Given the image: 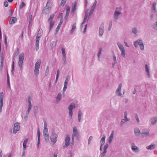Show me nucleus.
<instances>
[{
    "label": "nucleus",
    "instance_id": "nucleus-26",
    "mask_svg": "<svg viewBox=\"0 0 157 157\" xmlns=\"http://www.w3.org/2000/svg\"><path fill=\"white\" fill-rule=\"evenodd\" d=\"M106 136L105 134H103L102 136V137L100 141V144H104L105 142V139Z\"/></svg>",
    "mask_w": 157,
    "mask_h": 157
},
{
    "label": "nucleus",
    "instance_id": "nucleus-11",
    "mask_svg": "<svg viewBox=\"0 0 157 157\" xmlns=\"http://www.w3.org/2000/svg\"><path fill=\"white\" fill-rule=\"evenodd\" d=\"M69 79L68 76H67L65 78L63 89V92H65L67 89L68 85V82L69 80Z\"/></svg>",
    "mask_w": 157,
    "mask_h": 157
},
{
    "label": "nucleus",
    "instance_id": "nucleus-12",
    "mask_svg": "<svg viewBox=\"0 0 157 157\" xmlns=\"http://www.w3.org/2000/svg\"><path fill=\"white\" fill-rule=\"evenodd\" d=\"M104 24L103 23H102L99 27V34L100 36L102 35L104 32Z\"/></svg>",
    "mask_w": 157,
    "mask_h": 157
},
{
    "label": "nucleus",
    "instance_id": "nucleus-40",
    "mask_svg": "<svg viewBox=\"0 0 157 157\" xmlns=\"http://www.w3.org/2000/svg\"><path fill=\"white\" fill-rule=\"evenodd\" d=\"M102 48H99V50L98 52V58L99 60V59H100V56L101 55V52H102Z\"/></svg>",
    "mask_w": 157,
    "mask_h": 157
},
{
    "label": "nucleus",
    "instance_id": "nucleus-5",
    "mask_svg": "<svg viewBox=\"0 0 157 157\" xmlns=\"http://www.w3.org/2000/svg\"><path fill=\"white\" fill-rule=\"evenodd\" d=\"M117 44L119 49V50L121 52V56L124 57L125 56V50L123 45L119 42L117 43Z\"/></svg>",
    "mask_w": 157,
    "mask_h": 157
},
{
    "label": "nucleus",
    "instance_id": "nucleus-42",
    "mask_svg": "<svg viewBox=\"0 0 157 157\" xmlns=\"http://www.w3.org/2000/svg\"><path fill=\"white\" fill-rule=\"evenodd\" d=\"M73 110H69V117L70 119L72 118L73 115Z\"/></svg>",
    "mask_w": 157,
    "mask_h": 157
},
{
    "label": "nucleus",
    "instance_id": "nucleus-21",
    "mask_svg": "<svg viewBox=\"0 0 157 157\" xmlns=\"http://www.w3.org/2000/svg\"><path fill=\"white\" fill-rule=\"evenodd\" d=\"M17 21V18L15 17H11L9 21L10 24H13L15 23Z\"/></svg>",
    "mask_w": 157,
    "mask_h": 157
},
{
    "label": "nucleus",
    "instance_id": "nucleus-24",
    "mask_svg": "<svg viewBox=\"0 0 157 157\" xmlns=\"http://www.w3.org/2000/svg\"><path fill=\"white\" fill-rule=\"evenodd\" d=\"M75 104L74 103H71L68 107L69 110H73V109H75Z\"/></svg>",
    "mask_w": 157,
    "mask_h": 157
},
{
    "label": "nucleus",
    "instance_id": "nucleus-13",
    "mask_svg": "<svg viewBox=\"0 0 157 157\" xmlns=\"http://www.w3.org/2000/svg\"><path fill=\"white\" fill-rule=\"evenodd\" d=\"M40 37L36 36V38L35 41H36V51H38L39 49V40L40 38Z\"/></svg>",
    "mask_w": 157,
    "mask_h": 157
},
{
    "label": "nucleus",
    "instance_id": "nucleus-55",
    "mask_svg": "<svg viewBox=\"0 0 157 157\" xmlns=\"http://www.w3.org/2000/svg\"><path fill=\"white\" fill-rule=\"evenodd\" d=\"M97 3V1H95L93 5L92 6V9H94L96 6V4Z\"/></svg>",
    "mask_w": 157,
    "mask_h": 157
},
{
    "label": "nucleus",
    "instance_id": "nucleus-46",
    "mask_svg": "<svg viewBox=\"0 0 157 157\" xmlns=\"http://www.w3.org/2000/svg\"><path fill=\"white\" fill-rule=\"evenodd\" d=\"M32 19V15L31 14H30L29 16V26L31 22V21Z\"/></svg>",
    "mask_w": 157,
    "mask_h": 157
},
{
    "label": "nucleus",
    "instance_id": "nucleus-33",
    "mask_svg": "<svg viewBox=\"0 0 157 157\" xmlns=\"http://www.w3.org/2000/svg\"><path fill=\"white\" fill-rule=\"evenodd\" d=\"M70 9V8L69 6H68L67 7V10L66 11V15L65 16V18H66L68 16Z\"/></svg>",
    "mask_w": 157,
    "mask_h": 157
},
{
    "label": "nucleus",
    "instance_id": "nucleus-27",
    "mask_svg": "<svg viewBox=\"0 0 157 157\" xmlns=\"http://www.w3.org/2000/svg\"><path fill=\"white\" fill-rule=\"evenodd\" d=\"M76 28V24H74L72 25V28L70 31V33L72 34Z\"/></svg>",
    "mask_w": 157,
    "mask_h": 157
},
{
    "label": "nucleus",
    "instance_id": "nucleus-2",
    "mask_svg": "<svg viewBox=\"0 0 157 157\" xmlns=\"http://www.w3.org/2000/svg\"><path fill=\"white\" fill-rule=\"evenodd\" d=\"M24 54L23 52L21 53L19 55V59L18 62L19 67L20 69L22 70L23 69L22 65L24 60Z\"/></svg>",
    "mask_w": 157,
    "mask_h": 157
},
{
    "label": "nucleus",
    "instance_id": "nucleus-64",
    "mask_svg": "<svg viewBox=\"0 0 157 157\" xmlns=\"http://www.w3.org/2000/svg\"><path fill=\"white\" fill-rule=\"evenodd\" d=\"M4 5L5 7H7L8 5V2L6 1H5L4 2Z\"/></svg>",
    "mask_w": 157,
    "mask_h": 157
},
{
    "label": "nucleus",
    "instance_id": "nucleus-53",
    "mask_svg": "<svg viewBox=\"0 0 157 157\" xmlns=\"http://www.w3.org/2000/svg\"><path fill=\"white\" fill-rule=\"evenodd\" d=\"M135 117L136 119V120L137 121V122L138 123H139L140 122V121H139V117H138V115L137 113H135Z\"/></svg>",
    "mask_w": 157,
    "mask_h": 157
},
{
    "label": "nucleus",
    "instance_id": "nucleus-3",
    "mask_svg": "<svg viewBox=\"0 0 157 157\" xmlns=\"http://www.w3.org/2000/svg\"><path fill=\"white\" fill-rule=\"evenodd\" d=\"M52 135L50 136L51 141L52 142V144H54L57 140L58 135L55 133V131L54 130H52Z\"/></svg>",
    "mask_w": 157,
    "mask_h": 157
},
{
    "label": "nucleus",
    "instance_id": "nucleus-1",
    "mask_svg": "<svg viewBox=\"0 0 157 157\" xmlns=\"http://www.w3.org/2000/svg\"><path fill=\"white\" fill-rule=\"evenodd\" d=\"M134 46L136 48H137L139 45L140 49L141 50H143L144 49V46L142 40L140 38H139L138 40L135 41L134 43Z\"/></svg>",
    "mask_w": 157,
    "mask_h": 157
},
{
    "label": "nucleus",
    "instance_id": "nucleus-17",
    "mask_svg": "<svg viewBox=\"0 0 157 157\" xmlns=\"http://www.w3.org/2000/svg\"><path fill=\"white\" fill-rule=\"evenodd\" d=\"M37 136L38 137V141H37V147H39V145L40 142V129L39 128H38L37 130Z\"/></svg>",
    "mask_w": 157,
    "mask_h": 157
},
{
    "label": "nucleus",
    "instance_id": "nucleus-15",
    "mask_svg": "<svg viewBox=\"0 0 157 157\" xmlns=\"http://www.w3.org/2000/svg\"><path fill=\"white\" fill-rule=\"evenodd\" d=\"M122 87V84L121 83H120L118 86V87L116 91V94L118 96H121V90Z\"/></svg>",
    "mask_w": 157,
    "mask_h": 157
},
{
    "label": "nucleus",
    "instance_id": "nucleus-39",
    "mask_svg": "<svg viewBox=\"0 0 157 157\" xmlns=\"http://www.w3.org/2000/svg\"><path fill=\"white\" fill-rule=\"evenodd\" d=\"M63 23V21L61 20H60V21L59 22L58 25L56 29V32H58L59 30V29L61 25Z\"/></svg>",
    "mask_w": 157,
    "mask_h": 157
},
{
    "label": "nucleus",
    "instance_id": "nucleus-10",
    "mask_svg": "<svg viewBox=\"0 0 157 157\" xmlns=\"http://www.w3.org/2000/svg\"><path fill=\"white\" fill-rule=\"evenodd\" d=\"M150 130L149 129H144L142 131L141 135L142 136H147L149 135Z\"/></svg>",
    "mask_w": 157,
    "mask_h": 157
},
{
    "label": "nucleus",
    "instance_id": "nucleus-4",
    "mask_svg": "<svg viewBox=\"0 0 157 157\" xmlns=\"http://www.w3.org/2000/svg\"><path fill=\"white\" fill-rule=\"evenodd\" d=\"M121 8L117 7L116 8L114 15V19L115 21H117L119 17V15L121 13Z\"/></svg>",
    "mask_w": 157,
    "mask_h": 157
},
{
    "label": "nucleus",
    "instance_id": "nucleus-44",
    "mask_svg": "<svg viewBox=\"0 0 157 157\" xmlns=\"http://www.w3.org/2000/svg\"><path fill=\"white\" fill-rule=\"evenodd\" d=\"M113 60H114V63H113V64H112V66H113V67H114V65H115V63H117V61H116V56L115 55L113 56Z\"/></svg>",
    "mask_w": 157,
    "mask_h": 157
},
{
    "label": "nucleus",
    "instance_id": "nucleus-16",
    "mask_svg": "<svg viewBox=\"0 0 157 157\" xmlns=\"http://www.w3.org/2000/svg\"><path fill=\"white\" fill-rule=\"evenodd\" d=\"M145 71L146 74L147 76V77L150 78L151 77L150 73L149 71V68L148 65L147 64H145Z\"/></svg>",
    "mask_w": 157,
    "mask_h": 157
},
{
    "label": "nucleus",
    "instance_id": "nucleus-38",
    "mask_svg": "<svg viewBox=\"0 0 157 157\" xmlns=\"http://www.w3.org/2000/svg\"><path fill=\"white\" fill-rule=\"evenodd\" d=\"M129 119H127V120H125L124 119H122L121 121L120 124L121 126H122L124 123L126 122L127 121H129Z\"/></svg>",
    "mask_w": 157,
    "mask_h": 157
},
{
    "label": "nucleus",
    "instance_id": "nucleus-62",
    "mask_svg": "<svg viewBox=\"0 0 157 157\" xmlns=\"http://www.w3.org/2000/svg\"><path fill=\"white\" fill-rule=\"evenodd\" d=\"M132 32L135 34L137 33V30L136 28H133L132 29Z\"/></svg>",
    "mask_w": 157,
    "mask_h": 157
},
{
    "label": "nucleus",
    "instance_id": "nucleus-32",
    "mask_svg": "<svg viewBox=\"0 0 157 157\" xmlns=\"http://www.w3.org/2000/svg\"><path fill=\"white\" fill-rule=\"evenodd\" d=\"M155 148V145L154 144H151L148 146H147L146 148L148 150H153Z\"/></svg>",
    "mask_w": 157,
    "mask_h": 157
},
{
    "label": "nucleus",
    "instance_id": "nucleus-35",
    "mask_svg": "<svg viewBox=\"0 0 157 157\" xmlns=\"http://www.w3.org/2000/svg\"><path fill=\"white\" fill-rule=\"evenodd\" d=\"M3 99H0V112L2 111V109L3 106Z\"/></svg>",
    "mask_w": 157,
    "mask_h": 157
},
{
    "label": "nucleus",
    "instance_id": "nucleus-8",
    "mask_svg": "<svg viewBox=\"0 0 157 157\" xmlns=\"http://www.w3.org/2000/svg\"><path fill=\"white\" fill-rule=\"evenodd\" d=\"M73 136L76 137L77 139H78L79 137V135L78 133V130L76 127L74 126L73 128V134L72 135Z\"/></svg>",
    "mask_w": 157,
    "mask_h": 157
},
{
    "label": "nucleus",
    "instance_id": "nucleus-18",
    "mask_svg": "<svg viewBox=\"0 0 157 157\" xmlns=\"http://www.w3.org/2000/svg\"><path fill=\"white\" fill-rule=\"evenodd\" d=\"M41 61L40 60H38L35 63V69H39L40 68Z\"/></svg>",
    "mask_w": 157,
    "mask_h": 157
},
{
    "label": "nucleus",
    "instance_id": "nucleus-58",
    "mask_svg": "<svg viewBox=\"0 0 157 157\" xmlns=\"http://www.w3.org/2000/svg\"><path fill=\"white\" fill-rule=\"evenodd\" d=\"M114 134V132L113 131H112L111 134L110 135V136L109 138L112 139H113V138Z\"/></svg>",
    "mask_w": 157,
    "mask_h": 157
},
{
    "label": "nucleus",
    "instance_id": "nucleus-31",
    "mask_svg": "<svg viewBox=\"0 0 157 157\" xmlns=\"http://www.w3.org/2000/svg\"><path fill=\"white\" fill-rule=\"evenodd\" d=\"M72 7L71 9V11L72 13H74L76 9V6L77 4L76 2H74L73 3H72Z\"/></svg>",
    "mask_w": 157,
    "mask_h": 157
},
{
    "label": "nucleus",
    "instance_id": "nucleus-30",
    "mask_svg": "<svg viewBox=\"0 0 157 157\" xmlns=\"http://www.w3.org/2000/svg\"><path fill=\"white\" fill-rule=\"evenodd\" d=\"M82 115V113L81 110H79L78 112V120L79 122L81 121V116Z\"/></svg>",
    "mask_w": 157,
    "mask_h": 157
},
{
    "label": "nucleus",
    "instance_id": "nucleus-29",
    "mask_svg": "<svg viewBox=\"0 0 157 157\" xmlns=\"http://www.w3.org/2000/svg\"><path fill=\"white\" fill-rule=\"evenodd\" d=\"M43 33V31L42 29L40 28L39 29L36 36L41 37Z\"/></svg>",
    "mask_w": 157,
    "mask_h": 157
},
{
    "label": "nucleus",
    "instance_id": "nucleus-25",
    "mask_svg": "<svg viewBox=\"0 0 157 157\" xmlns=\"http://www.w3.org/2000/svg\"><path fill=\"white\" fill-rule=\"evenodd\" d=\"M52 2L51 0H49L47 3L46 8H49L50 7V9L51 8V6H52Z\"/></svg>",
    "mask_w": 157,
    "mask_h": 157
},
{
    "label": "nucleus",
    "instance_id": "nucleus-50",
    "mask_svg": "<svg viewBox=\"0 0 157 157\" xmlns=\"http://www.w3.org/2000/svg\"><path fill=\"white\" fill-rule=\"evenodd\" d=\"M38 107L37 106H35L34 107V113L35 115H36L38 111Z\"/></svg>",
    "mask_w": 157,
    "mask_h": 157
},
{
    "label": "nucleus",
    "instance_id": "nucleus-59",
    "mask_svg": "<svg viewBox=\"0 0 157 157\" xmlns=\"http://www.w3.org/2000/svg\"><path fill=\"white\" fill-rule=\"evenodd\" d=\"M4 42L6 47V48H7V42L6 36H5Z\"/></svg>",
    "mask_w": 157,
    "mask_h": 157
},
{
    "label": "nucleus",
    "instance_id": "nucleus-43",
    "mask_svg": "<svg viewBox=\"0 0 157 157\" xmlns=\"http://www.w3.org/2000/svg\"><path fill=\"white\" fill-rule=\"evenodd\" d=\"M34 73L36 76H38L39 73V69H35L34 70Z\"/></svg>",
    "mask_w": 157,
    "mask_h": 157
},
{
    "label": "nucleus",
    "instance_id": "nucleus-51",
    "mask_svg": "<svg viewBox=\"0 0 157 157\" xmlns=\"http://www.w3.org/2000/svg\"><path fill=\"white\" fill-rule=\"evenodd\" d=\"M43 121L44 123V128L45 129H46V128H47V124L46 123V120L44 118H43Z\"/></svg>",
    "mask_w": 157,
    "mask_h": 157
},
{
    "label": "nucleus",
    "instance_id": "nucleus-57",
    "mask_svg": "<svg viewBox=\"0 0 157 157\" xmlns=\"http://www.w3.org/2000/svg\"><path fill=\"white\" fill-rule=\"evenodd\" d=\"M93 137L92 136H90L88 139V144H90L91 143V141L92 140Z\"/></svg>",
    "mask_w": 157,
    "mask_h": 157
},
{
    "label": "nucleus",
    "instance_id": "nucleus-52",
    "mask_svg": "<svg viewBox=\"0 0 157 157\" xmlns=\"http://www.w3.org/2000/svg\"><path fill=\"white\" fill-rule=\"evenodd\" d=\"M54 17V14H52L50 16L49 18L48 19V21H52V20L53 18Z\"/></svg>",
    "mask_w": 157,
    "mask_h": 157
},
{
    "label": "nucleus",
    "instance_id": "nucleus-36",
    "mask_svg": "<svg viewBox=\"0 0 157 157\" xmlns=\"http://www.w3.org/2000/svg\"><path fill=\"white\" fill-rule=\"evenodd\" d=\"M134 132L135 135L136 136H139L141 133L140 130L138 128H136L134 129Z\"/></svg>",
    "mask_w": 157,
    "mask_h": 157
},
{
    "label": "nucleus",
    "instance_id": "nucleus-20",
    "mask_svg": "<svg viewBox=\"0 0 157 157\" xmlns=\"http://www.w3.org/2000/svg\"><path fill=\"white\" fill-rule=\"evenodd\" d=\"M51 10V9L50 7L48 8H46V7H45L43 9L42 12L44 13L47 14L50 12Z\"/></svg>",
    "mask_w": 157,
    "mask_h": 157
},
{
    "label": "nucleus",
    "instance_id": "nucleus-14",
    "mask_svg": "<svg viewBox=\"0 0 157 157\" xmlns=\"http://www.w3.org/2000/svg\"><path fill=\"white\" fill-rule=\"evenodd\" d=\"M132 150L135 152H138L140 151V149L137 146L135 145L134 143L132 144Z\"/></svg>",
    "mask_w": 157,
    "mask_h": 157
},
{
    "label": "nucleus",
    "instance_id": "nucleus-34",
    "mask_svg": "<svg viewBox=\"0 0 157 157\" xmlns=\"http://www.w3.org/2000/svg\"><path fill=\"white\" fill-rule=\"evenodd\" d=\"M156 3L155 2H154L152 6V10L153 12H155L156 11Z\"/></svg>",
    "mask_w": 157,
    "mask_h": 157
},
{
    "label": "nucleus",
    "instance_id": "nucleus-63",
    "mask_svg": "<svg viewBox=\"0 0 157 157\" xmlns=\"http://www.w3.org/2000/svg\"><path fill=\"white\" fill-rule=\"evenodd\" d=\"M66 2V0H62L61 2V5L63 6L65 4Z\"/></svg>",
    "mask_w": 157,
    "mask_h": 157
},
{
    "label": "nucleus",
    "instance_id": "nucleus-41",
    "mask_svg": "<svg viewBox=\"0 0 157 157\" xmlns=\"http://www.w3.org/2000/svg\"><path fill=\"white\" fill-rule=\"evenodd\" d=\"M50 22V25H49V29L50 31L52 28L54 24V22L53 21H48Z\"/></svg>",
    "mask_w": 157,
    "mask_h": 157
},
{
    "label": "nucleus",
    "instance_id": "nucleus-7",
    "mask_svg": "<svg viewBox=\"0 0 157 157\" xmlns=\"http://www.w3.org/2000/svg\"><path fill=\"white\" fill-rule=\"evenodd\" d=\"M30 99H28V108L26 112V116L25 117H25H27V116L29 114L30 111V110L32 109V104L31 102Z\"/></svg>",
    "mask_w": 157,
    "mask_h": 157
},
{
    "label": "nucleus",
    "instance_id": "nucleus-28",
    "mask_svg": "<svg viewBox=\"0 0 157 157\" xmlns=\"http://www.w3.org/2000/svg\"><path fill=\"white\" fill-rule=\"evenodd\" d=\"M43 135L46 142L48 141L49 140V136L48 134L43 133Z\"/></svg>",
    "mask_w": 157,
    "mask_h": 157
},
{
    "label": "nucleus",
    "instance_id": "nucleus-45",
    "mask_svg": "<svg viewBox=\"0 0 157 157\" xmlns=\"http://www.w3.org/2000/svg\"><path fill=\"white\" fill-rule=\"evenodd\" d=\"M25 3L23 2H22L21 4V5H20V6H19V9H20V10H21V9L22 8H23V7H25Z\"/></svg>",
    "mask_w": 157,
    "mask_h": 157
},
{
    "label": "nucleus",
    "instance_id": "nucleus-47",
    "mask_svg": "<svg viewBox=\"0 0 157 157\" xmlns=\"http://www.w3.org/2000/svg\"><path fill=\"white\" fill-rule=\"evenodd\" d=\"M103 150V151L101 154L100 155L101 157H103L105 155V154H106L107 152V150Z\"/></svg>",
    "mask_w": 157,
    "mask_h": 157
},
{
    "label": "nucleus",
    "instance_id": "nucleus-19",
    "mask_svg": "<svg viewBox=\"0 0 157 157\" xmlns=\"http://www.w3.org/2000/svg\"><path fill=\"white\" fill-rule=\"evenodd\" d=\"M157 121V117H155L151 119V124L154 125Z\"/></svg>",
    "mask_w": 157,
    "mask_h": 157
},
{
    "label": "nucleus",
    "instance_id": "nucleus-22",
    "mask_svg": "<svg viewBox=\"0 0 157 157\" xmlns=\"http://www.w3.org/2000/svg\"><path fill=\"white\" fill-rule=\"evenodd\" d=\"M88 14H85V17L84 19L83 20V22L82 23L81 26V29H82L83 28V25L85 24V22H86V20L88 18Z\"/></svg>",
    "mask_w": 157,
    "mask_h": 157
},
{
    "label": "nucleus",
    "instance_id": "nucleus-60",
    "mask_svg": "<svg viewBox=\"0 0 157 157\" xmlns=\"http://www.w3.org/2000/svg\"><path fill=\"white\" fill-rule=\"evenodd\" d=\"M112 21H110L109 23V25L108 28V30L109 31H110L111 30L112 28Z\"/></svg>",
    "mask_w": 157,
    "mask_h": 157
},
{
    "label": "nucleus",
    "instance_id": "nucleus-49",
    "mask_svg": "<svg viewBox=\"0 0 157 157\" xmlns=\"http://www.w3.org/2000/svg\"><path fill=\"white\" fill-rule=\"evenodd\" d=\"M103 150V151L101 154L100 155L101 157H103L105 155V154H106L107 152V150Z\"/></svg>",
    "mask_w": 157,
    "mask_h": 157
},
{
    "label": "nucleus",
    "instance_id": "nucleus-6",
    "mask_svg": "<svg viewBox=\"0 0 157 157\" xmlns=\"http://www.w3.org/2000/svg\"><path fill=\"white\" fill-rule=\"evenodd\" d=\"M20 128V123L18 122H16L15 123L13 128V134H16L17 132L19 130Z\"/></svg>",
    "mask_w": 157,
    "mask_h": 157
},
{
    "label": "nucleus",
    "instance_id": "nucleus-54",
    "mask_svg": "<svg viewBox=\"0 0 157 157\" xmlns=\"http://www.w3.org/2000/svg\"><path fill=\"white\" fill-rule=\"evenodd\" d=\"M7 84L9 88H10V79L9 78L8 75H7Z\"/></svg>",
    "mask_w": 157,
    "mask_h": 157
},
{
    "label": "nucleus",
    "instance_id": "nucleus-9",
    "mask_svg": "<svg viewBox=\"0 0 157 157\" xmlns=\"http://www.w3.org/2000/svg\"><path fill=\"white\" fill-rule=\"evenodd\" d=\"M70 138L69 136H67L65 140V145L63 147V148H65L68 146L70 144Z\"/></svg>",
    "mask_w": 157,
    "mask_h": 157
},
{
    "label": "nucleus",
    "instance_id": "nucleus-23",
    "mask_svg": "<svg viewBox=\"0 0 157 157\" xmlns=\"http://www.w3.org/2000/svg\"><path fill=\"white\" fill-rule=\"evenodd\" d=\"M88 14H85V17L84 19L83 20V22L82 23L81 26V29H82L83 28V25L85 24V22H86V20L88 18Z\"/></svg>",
    "mask_w": 157,
    "mask_h": 157
},
{
    "label": "nucleus",
    "instance_id": "nucleus-37",
    "mask_svg": "<svg viewBox=\"0 0 157 157\" xmlns=\"http://www.w3.org/2000/svg\"><path fill=\"white\" fill-rule=\"evenodd\" d=\"M4 62V58L3 56H2L1 57V65H0V69L2 70L3 67Z\"/></svg>",
    "mask_w": 157,
    "mask_h": 157
},
{
    "label": "nucleus",
    "instance_id": "nucleus-61",
    "mask_svg": "<svg viewBox=\"0 0 157 157\" xmlns=\"http://www.w3.org/2000/svg\"><path fill=\"white\" fill-rule=\"evenodd\" d=\"M62 97V94L61 93H59L58 94L57 97L56 98H61Z\"/></svg>",
    "mask_w": 157,
    "mask_h": 157
},
{
    "label": "nucleus",
    "instance_id": "nucleus-48",
    "mask_svg": "<svg viewBox=\"0 0 157 157\" xmlns=\"http://www.w3.org/2000/svg\"><path fill=\"white\" fill-rule=\"evenodd\" d=\"M103 150V151L101 154L100 155L101 157H103L105 155V154H106L107 152V150Z\"/></svg>",
    "mask_w": 157,
    "mask_h": 157
},
{
    "label": "nucleus",
    "instance_id": "nucleus-56",
    "mask_svg": "<svg viewBox=\"0 0 157 157\" xmlns=\"http://www.w3.org/2000/svg\"><path fill=\"white\" fill-rule=\"evenodd\" d=\"M61 51L62 54V56L63 55H66V53H65V50L64 48H61Z\"/></svg>",
    "mask_w": 157,
    "mask_h": 157
}]
</instances>
